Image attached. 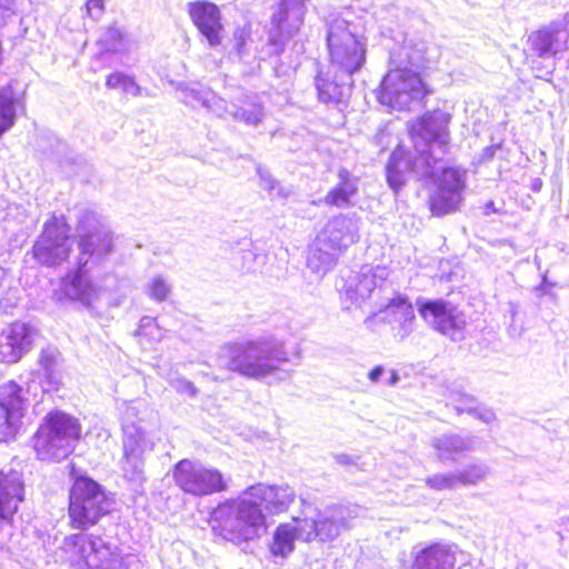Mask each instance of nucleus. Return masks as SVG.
<instances>
[{
    "mask_svg": "<svg viewBox=\"0 0 569 569\" xmlns=\"http://www.w3.org/2000/svg\"><path fill=\"white\" fill-rule=\"evenodd\" d=\"M450 118L448 112L437 109L426 112L409 124L417 156L412 159L401 148L391 153L386 174L388 184L395 192L403 187L408 172H415L420 177L435 174L436 163L448 149Z\"/></svg>",
    "mask_w": 569,
    "mask_h": 569,
    "instance_id": "1",
    "label": "nucleus"
},
{
    "mask_svg": "<svg viewBox=\"0 0 569 569\" xmlns=\"http://www.w3.org/2000/svg\"><path fill=\"white\" fill-rule=\"evenodd\" d=\"M76 237L79 249L77 268L62 278L61 288L69 299L89 306L96 298L97 290L88 273L113 251V233L100 214L84 210L78 219Z\"/></svg>",
    "mask_w": 569,
    "mask_h": 569,
    "instance_id": "2",
    "label": "nucleus"
},
{
    "mask_svg": "<svg viewBox=\"0 0 569 569\" xmlns=\"http://www.w3.org/2000/svg\"><path fill=\"white\" fill-rule=\"evenodd\" d=\"M216 361L221 369L272 383L287 377L281 367L289 362V356L282 341L261 337L222 346Z\"/></svg>",
    "mask_w": 569,
    "mask_h": 569,
    "instance_id": "3",
    "label": "nucleus"
},
{
    "mask_svg": "<svg viewBox=\"0 0 569 569\" xmlns=\"http://www.w3.org/2000/svg\"><path fill=\"white\" fill-rule=\"evenodd\" d=\"M326 26L329 68L348 81L366 62V24L362 18H356L350 10H345L330 14Z\"/></svg>",
    "mask_w": 569,
    "mask_h": 569,
    "instance_id": "4",
    "label": "nucleus"
},
{
    "mask_svg": "<svg viewBox=\"0 0 569 569\" xmlns=\"http://www.w3.org/2000/svg\"><path fill=\"white\" fill-rule=\"evenodd\" d=\"M425 62L423 48L413 49L409 44L390 52V70L383 77L378 100L393 110L410 109L426 94V87L418 72Z\"/></svg>",
    "mask_w": 569,
    "mask_h": 569,
    "instance_id": "5",
    "label": "nucleus"
},
{
    "mask_svg": "<svg viewBox=\"0 0 569 569\" xmlns=\"http://www.w3.org/2000/svg\"><path fill=\"white\" fill-rule=\"evenodd\" d=\"M210 522L214 535L237 546L259 539L267 529L266 517L248 489L237 499L219 503Z\"/></svg>",
    "mask_w": 569,
    "mask_h": 569,
    "instance_id": "6",
    "label": "nucleus"
},
{
    "mask_svg": "<svg viewBox=\"0 0 569 569\" xmlns=\"http://www.w3.org/2000/svg\"><path fill=\"white\" fill-rule=\"evenodd\" d=\"M122 427V472L124 478L139 491L144 481V456L154 448V442L142 426L140 415L147 410L143 401L122 402L120 406Z\"/></svg>",
    "mask_w": 569,
    "mask_h": 569,
    "instance_id": "7",
    "label": "nucleus"
},
{
    "mask_svg": "<svg viewBox=\"0 0 569 569\" xmlns=\"http://www.w3.org/2000/svg\"><path fill=\"white\" fill-rule=\"evenodd\" d=\"M61 550L77 569H137L134 556L101 536L74 533L63 539Z\"/></svg>",
    "mask_w": 569,
    "mask_h": 569,
    "instance_id": "8",
    "label": "nucleus"
},
{
    "mask_svg": "<svg viewBox=\"0 0 569 569\" xmlns=\"http://www.w3.org/2000/svg\"><path fill=\"white\" fill-rule=\"evenodd\" d=\"M81 437L77 418L60 410L47 413L33 436V449L42 461H61L69 457Z\"/></svg>",
    "mask_w": 569,
    "mask_h": 569,
    "instance_id": "9",
    "label": "nucleus"
},
{
    "mask_svg": "<svg viewBox=\"0 0 569 569\" xmlns=\"http://www.w3.org/2000/svg\"><path fill=\"white\" fill-rule=\"evenodd\" d=\"M69 517L71 526L86 530L94 526L101 517L112 509L113 500L101 485L89 477L74 480L69 497Z\"/></svg>",
    "mask_w": 569,
    "mask_h": 569,
    "instance_id": "10",
    "label": "nucleus"
},
{
    "mask_svg": "<svg viewBox=\"0 0 569 569\" xmlns=\"http://www.w3.org/2000/svg\"><path fill=\"white\" fill-rule=\"evenodd\" d=\"M69 231L63 216H52L44 222L42 232L32 247L33 258L47 267L61 264L71 251Z\"/></svg>",
    "mask_w": 569,
    "mask_h": 569,
    "instance_id": "11",
    "label": "nucleus"
},
{
    "mask_svg": "<svg viewBox=\"0 0 569 569\" xmlns=\"http://www.w3.org/2000/svg\"><path fill=\"white\" fill-rule=\"evenodd\" d=\"M172 477L183 492L197 497L226 489V482L219 470L206 468L200 462L188 459H182L174 465Z\"/></svg>",
    "mask_w": 569,
    "mask_h": 569,
    "instance_id": "12",
    "label": "nucleus"
},
{
    "mask_svg": "<svg viewBox=\"0 0 569 569\" xmlns=\"http://www.w3.org/2000/svg\"><path fill=\"white\" fill-rule=\"evenodd\" d=\"M418 312L433 330L458 341L463 338L466 317L455 305L443 299H418Z\"/></svg>",
    "mask_w": 569,
    "mask_h": 569,
    "instance_id": "13",
    "label": "nucleus"
},
{
    "mask_svg": "<svg viewBox=\"0 0 569 569\" xmlns=\"http://www.w3.org/2000/svg\"><path fill=\"white\" fill-rule=\"evenodd\" d=\"M389 277L388 268L383 266H362L357 272H351L341 289V299L346 309L361 307Z\"/></svg>",
    "mask_w": 569,
    "mask_h": 569,
    "instance_id": "14",
    "label": "nucleus"
},
{
    "mask_svg": "<svg viewBox=\"0 0 569 569\" xmlns=\"http://www.w3.org/2000/svg\"><path fill=\"white\" fill-rule=\"evenodd\" d=\"M306 0H280L279 9L272 14V29L269 34L271 53L283 51L284 42L296 34L303 23Z\"/></svg>",
    "mask_w": 569,
    "mask_h": 569,
    "instance_id": "15",
    "label": "nucleus"
},
{
    "mask_svg": "<svg viewBox=\"0 0 569 569\" xmlns=\"http://www.w3.org/2000/svg\"><path fill=\"white\" fill-rule=\"evenodd\" d=\"M466 170L455 167L442 170L437 179V190L430 200L433 214L443 216L459 208L466 188Z\"/></svg>",
    "mask_w": 569,
    "mask_h": 569,
    "instance_id": "16",
    "label": "nucleus"
},
{
    "mask_svg": "<svg viewBox=\"0 0 569 569\" xmlns=\"http://www.w3.org/2000/svg\"><path fill=\"white\" fill-rule=\"evenodd\" d=\"M569 13L560 21L533 31L528 37L529 51L541 59H552L565 52L569 40Z\"/></svg>",
    "mask_w": 569,
    "mask_h": 569,
    "instance_id": "17",
    "label": "nucleus"
},
{
    "mask_svg": "<svg viewBox=\"0 0 569 569\" xmlns=\"http://www.w3.org/2000/svg\"><path fill=\"white\" fill-rule=\"evenodd\" d=\"M38 331L29 323L16 321L0 332V361L17 363L31 351Z\"/></svg>",
    "mask_w": 569,
    "mask_h": 569,
    "instance_id": "18",
    "label": "nucleus"
},
{
    "mask_svg": "<svg viewBox=\"0 0 569 569\" xmlns=\"http://www.w3.org/2000/svg\"><path fill=\"white\" fill-rule=\"evenodd\" d=\"M360 218L352 214H338L330 218L317 237L319 243L330 246L341 253L359 238Z\"/></svg>",
    "mask_w": 569,
    "mask_h": 569,
    "instance_id": "19",
    "label": "nucleus"
},
{
    "mask_svg": "<svg viewBox=\"0 0 569 569\" xmlns=\"http://www.w3.org/2000/svg\"><path fill=\"white\" fill-rule=\"evenodd\" d=\"M377 321H387L391 326L393 335L402 340L413 330V307L406 297L398 296L389 302L386 309L367 317L365 325L373 330Z\"/></svg>",
    "mask_w": 569,
    "mask_h": 569,
    "instance_id": "20",
    "label": "nucleus"
},
{
    "mask_svg": "<svg viewBox=\"0 0 569 569\" xmlns=\"http://www.w3.org/2000/svg\"><path fill=\"white\" fill-rule=\"evenodd\" d=\"M188 7L192 22L209 46L212 48L219 46L223 30L219 8L207 1L190 2Z\"/></svg>",
    "mask_w": 569,
    "mask_h": 569,
    "instance_id": "21",
    "label": "nucleus"
},
{
    "mask_svg": "<svg viewBox=\"0 0 569 569\" xmlns=\"http://www.w3.org/2000/svg\"><path fill=\"white\" fill-rule=\"evenodd\" d=\"M24 500V482L18 470H0V520L10 522Z\"/></svg>",
    "mask_w": 569,
    "mask_h": 569,
    "instance_id": "22",
    "label": "nucleus"
},
{
    "mask_svg": "<svg viewBox=\"0 0 569 569\" xmlns=\"http://www.w3.org/2000/svg\"><path fill=\"white\" fill-rule=\"evenodd\" d=\"M411 569H453L456 557L447 543L435 542L412 549Z\"/></svg>",
    "mask_w": 569,
    "mask_h": 569,
    "instance_id": "23",
    "label": "nucleus"
},
{
    "mask_svg": "<svg viewBox=\"0 0 569 569\" xmlns=\"http://www.w3.org/2000/svg\"><path fill=\"white\" fill-rule=\"evenodd\" d=\"M248 493L260 508L264 505L266 509L273 513L286 511L296 497L293 489L289 486H267L264 483L249 487Z\"/></svg>",
    "mask_w": 569,
    "mask_h": 569,
    "instance_id": "24",
    "label": "nucleus"
},
{
    "mask_svg": "<svg viewBox=\"0 0 569 569\" xmlns=\"http://www.w3.org/2000/svg\"><path fill=\"white\" fill-rule=\"evenodd\" d=\"M351 509L343 506H332L325 510H318V540L331 541L341 530L346 529L352 518Z\"/></svg>",
    "mask_w": 569,
    "mask_h": 569,
    "instance_id": "25",
    "label": "nucleus"
},
{
    "mask_svg": "<svg viewBox=\"0 0 569 569\" xmlns=\"http://www.w3.org/2000/svg\"><path fill=\"white\" fill-rule=\"evenodd\" d=\"M353 80L345 78L333 72L330 68L326 73L320 72L316 77V89L319 100L325 103H339L349 97Z\"/></svg>",
    "mask_w": 569,
    "mask_h": 569,
    "instance_id": "26",
    "label": "nucleus"
},
{
    "mask_svg": "<svg viewBox=\"0 0 569 569\" xmlns=\"http://www.w3.org/2000/svg\"><path fill=\"white\" fill-rule=\"evenodd\" d=\"M266 110L258 94L243 93L231 103L230 116L247 126L257 127L266 118Z\"/></svg>",
    "mask_w": 569,
    "mask_h": 569,
    "instance_id": "27",
    "label": "nucleus"
},
{
    "mask_svg": "<svg viewBox=\"0 0 569 569\" xmlns=\"http://www.w3.org/2000/svg\"><path fill=\"white\" fill-rule=\"evenodd\" d=\"M431 447L440 461L455 460L457 456L475 448V438L446 433L435 437L431 440Z\"/></svg>",
    "mask_w": 569,
    "mask_h": 569,
    "instance_id": "28",
    "label": "nucleus"
},
{
    "mask_svg": "<svg viewBox=\"0 0 569 569\" xmlns=\"http://www.w3.org/2000/svg\"><path fill=\"white\" fill-rule=\"evenodd\" d=\"M358 191V179L347 169L338 172V182L321 200L325 204L337 208H347L351 204L352 197Z\"/></svg>",
    "mask_w": 569,
    "mask_h": 569,
    "instance_id": "29",
    "label": "nucleus"
},
{
    "mask_svg": "<svg viewBox=\"0 0 569 569\" xmlns=\"http://www.w3.org/2000/svg\"><path fill=\"white\" fill-rule=\"evenodd\" d=\"M340 254L335 248L319 243V238L316 237L307 258V267L322 278L337 264Z\"/></svg>",
    "mask_w": 569,
    "mask_h": 569,
    "instance_id": "30",
    "label": "nucleus"
},
{
    "mask_svg": "<svg viewBox=\"0 0 569 569\" xmlns=\"http://www.w3.org/2000/svg\"><path fill=\"white\" fill-rule=\"evenodd\" d=\"M0 408L3 413H12L14 417H23L27 408V398L23 389L14 381H8L0 386Z\"/></svg>",
    "mask_w": 569,
    "mask_h": 569,
    "instance_id": "31",
    "label": "nucleus"
},
{
    "mask_svg": "<svg viewBox=\"0 0 569 569\" xmlns=\"http://www.w3.org/2000/svg\"><path fill=\"white\" fill-rule=\"evenodd\" d=\"M451 405L457 415L468 413L485 423H491L496 419L495 412L480 405L476 398L462 392H456L451 396Z\"/></svg>",
    "mask_w": 569,
    "mask_h": 569,
    "instance_id": "32",
    "label": "nucleus"
},
{
    "mask_svg": "<svg viewBox=\"0 0 569 569\" xmlns=\"http://www.w3.org/2000/svg\"><path fill=\"white\" fill-rule=\"evenodd\" d=\"M297 539L292 523H282L278 526L273 533V541L270 551L274 556L287 557L293 551L295 540Z\"/></svg>",
    "mask_w": 569,
    "mask_h": 569,
    "instance_id": "33",
    "label": "nucleus"
},
{
    "mask_svg": "<svg viewBox=\"0 0 569 569\" xmlns=\"http://www.w3.org/2000/svg\"><path fill=\"white\" fill-rule=\"evenodd\" d=\"M59 351L54 347L43 348L40 352L39 363L44 371V378L48 382V388L58 389L60 380L57 376L56 369L58 366Z\"/></svg>",
    "mask_w": 569,
    "mask_h": 569,
    "instance_id": "34",
    "label": "nucleus"
},
{
    "mask_svg": "<svg viewBox=\"0 0 569 569\" xmlns=\"http://www.w3.org/2000/svg\"><path fill=\"white\" fill-rule=\"evenodd\" d=\"M293 522L292 528L297 539L307 542L318 539V510H313L310 516L296 517Z\"/></svg>",
    "mask_w": 569,
    "mask_h": 569,
    "instance_id": "35",
    "label": "nucleus"
},
{
    "mask_svg": "<svg viewBox=\"0 0 569 569\" xmlns=\"http://www.w3.org/2000/svg\"><path fill=\"white\" fill-rule=\"evenodd\" d=\"M46 153L47 159L57 163L62 170H66L76 160L68 144L58 138H53L50 149Z\"/></svg>",
    "mask_w": 569,
    "mask_h": 569,
    "instance_id": "36",
    "label": "nucleus"
},
{
    "mask_svg": "<svg viewBox=\"0 0 569 569\" xmlns=\"http://www.w3.org/2000/svg\"><path fill=\"white\" fill-rule=\"evenodd\" d=\"M456 473L459 486H476L488 477L489 467L485 463H471Z\"/></svg>",
    "mask_w": 569,
    "mask_h": 569,
    "instance_id": "37",
    "label": "nucleus"
},
{
    "mask_svg": "<svg viewBox=\"0 0 569 569\" xmlns=\"http://www.w3.org/2000/svg\"><path fill=\"white\" fill-rule=\"evenodd\" d=\"M180 93V100L190 106L196 108L197 106L203 107L204 103H208V97L210 89L202 87L200 84L196 86H187L182 84L178 89Z\"/></svg>",
    "mask_w": 569,
    "mask_h": 569,
    "instance_id": "38",
    "label": "nucleus"
},
{
    "mask_svg": "<svg viewBox=\"0 0 569 569\" xmlns=\"http://www.w3.org/2000/svg\"><path fill=\"white\" fill-rule=\"evenodd\" d=\"M106 86L109 89H119L126 94H131L137 97L140 94V87L133 80L132 77L122 73V72H113L108 76Z\"/></svg>",
    "mask_w": 569,
    "mask_h": 569,
    "instance_id": "39",
    "label": "nucleus"
},
{
    "mask_svg": "<svg viewBox=\"0 0 569 569\" xmlns=\"http://www.w3.org/2000/svg\"><path fill=\"white\" fill-rule=\"evenodd\" d=\"M144 291L147 296L157 301H166L172 291V286L163 276L152 277L146 284Z\"/></svg>",
    "mask_w": 569,
    "mask_h": 569,
    "instance_id": "40",
    "label": "nucleus"
},
{
    "mask_svg": "<svg viewBox=\"0 0 569 569\" xmlns=\"http://www.w3.org/2000/svg\"><path fill=\"white\" fill-rule=\"evenodd\" d=\"M99 42L107 51L120 52L126 49L123 34L117 27H109L100 37Z\"/></svg>",
    "mask_w": 569,
    "mask_h": 569,
    "instance_id": "41",
    "label": "nucleus"
},
{
    "mask_svg": "<svg viewBox=\"0 0 569 569\" xmlns=\"http://www.w3.org/2000/svg\"><path fill=\"white\" fill-rule=\"evenodd\" d=\"M257 172L260 179L261 188L269 191L270 194H276L280 198H287L290 194V190L280 186V183L273 179L268 170L258 167Z\"/></svg>",
    "mask_w": 569,
    "mask_h": 569,
    "instance_id": "42",
    "label": "nucleus"
},
{
    "mask_svg": "<svg viewBox=\"0 0 569 569\" xmlns=\"http://www.w3.org/2000/svg\"><path fill=\"white\" fill-rule=\"evenodd\" d=\"M429 488L433 490H451L459 487L456 471L446 473H435L426 480Z\"/></svg>",
    "mask_w": 569,
    "mask_h": 569,
    "instance_id": "43",
    "label": "nucleus"
},
{
    "mask_svg": "<svg viewBox=\"0 0 569 569\" xmlns=\"http://www.w3.org/2000/svg\"><path fill=\"white\" fill-rule=\"evenodd\" d=\"M137 336L144 337L151 342L160 341L163 338V331L152 317H142L137 330Z\"/></svg>",
    "mask_w": 569,
    "mask_h": 569,
    "instance_id": "44",
    "label": "nucleus"
},
{
    "mask_svg": "<svg viewBox=\"0 0 569 569\" xmlns=\"http://www.w3.org/2000/svg\"><path fill=\"white\" fill-rule=\"evenodd\" d=\"M12 413H4V421L0 423V441H8L16 437L20 428V419Z\"/></svg>",
    "mask_w": 569,
    "mask_h": 569,
    "instance_id": "45",
    "label": "nucleus"
},
{
    "mask_svg": "<svg viewBox=\"0 0 569 569\" xmlns=\"http://www.w3.org/2000/svg\"><path fill=\"white\" fill-rule=\"evenodd\" d=\"M203 107L218 117H224L227 114L230 116L231 112V109H229L227 101L216 96L214 92H212L211 90L209 92L208 103H204Z\"/></svg>",
    "mask_w": 569,
    "mask_h": 569,
    "instance_id": "46",
    "label": "nucleus"
},
{
    "mask_svg": "<svg viewBox=\"0 0 569 569\" xmlns=\"http://www.w3.org/2000/svg\"><path fill=\"white\" fill-rule=\"evenodd\" d=\"M169 383L178 393L187 395L191 398H194L198 395L196 386L183 377H174L170 379Z\"/></svg>",
    "mask_w": 569,
    "mask_h": 569,
    "instance_id": "47",
    "label": "nucleus"
},
{
    "mask_svg": "<svg viewBox=\"0 0 569 569\" xmlns=\"http://www.w3.org/2000/svg\"><path fill=\"white\" fill-rule=\"evenodd\" d=\"M249 38L250 32L246 28H238L233 33L234 49L241 59L247 56L246 44Z\"/></svg>",
    "mask_w": 569,
    "mask_h": 569,
    "instance_id": "48",
    "label": "nucleus"
},
{
    "mask_svg": "<svg viewBox=\"0 0 569 569\" xmlns=\"http://www.w3.org/2000/svg\"><path fill=\"white\" fill-rule=\"evenodd\" d=\"M500 149V144H491L482 149V151L477 154L473 159L476 164H483L493 159L497 150Z\"/></svg>",
    "mask_w": 569,
    "mask_h": 569,
    "instance_id": "49",
    "label": "nucleus"
},
{
    "mask_svg": "<svg viewBox=\"0 0 569 569\" xmlns=\"http://www.w3.org/2000/svg\"><path fill=\"white\" fill-rule=\"evenodd\" d=\"M86 8L90 17L98 19L103 12L104 0H87Z\"/></svg>",
    "mask_w": 569,
    "mask_h": 569,
    "instance_id": "50",
    "label": "nucleus"
},
{
    "mask_svg": "<svg viewBox=\"0 0 569 569\" xmlns=\"http://www.w3.org/2000/svg\"><path fill=\"white\" fill-rule=\"evenodd\" d=\"M385 372V369L382 366H377L375 367L370 372H369V379L372 381V382H377L379 381L380 377L383 375Z\"/></svg>",
    "mask_w": 569,
    "mask_h": 569,
    "instance_id": "51",
    "label": "nucleus"
},
{
    "mask_svg": "<svg viewBox=\"0 0 569 569\" xmlns=\"http://www.w3.org/2000/svg\"><path fill=\"white\" fill-rule=\"evenodd\" d=\"M400 380V377L396 370L390 371V378L388 380L389 386H396Z\"/></svg>",
    "mask_w": 569,
    "mask_h": 569,
    "instance_id": "52",
    "label": "nucleus"
},
{
    "mask_svg": "<svg viewBox=\"0 0 569 569\" xmlns=\"http://www.w3.org/2000/svg\"><path fill=\"white\" fill-rule=\"evenodd\" d=\"M13 0H0V8L8 9Z\"/></svg>",
    "mask_w": 569,
    "mask_h": 569,
    "instance_id": "53",
    "label": "nucleus"
},
{
    "mask_svg": "<svg viewBox=\"0 0 569 569\" xmlns=\"http://www.w3.org/2000/svg\"><path fill=\"white\" fill-rule=\"evenodd\" d=\"M546 282H547V277L545 276L541 284L539 287H537V290L545 291Z\"/></svg>",
    "mask_w": 569,
    "mask_h": 569,
    "instance_id": "54",
    "label": "nucleus"
},
{
    "mask_svg": "<svg viewBox=\"0 0 569 569\" xmlns=\"http://www.w3.org/2000/svg\"><path fill=\"white\" fill-rule=\"evenodd\" d=\"M346 459H347V457H345V456L339 457L338 462H346Z\"/></svg>",
    "mask_w": 569,
    "mask_h": 569,
    "instance_id": "55",
    "label": "nucleus"
}]
</instances>
